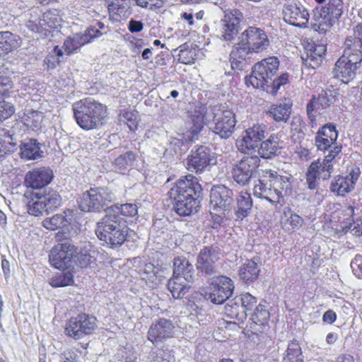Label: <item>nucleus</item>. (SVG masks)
Instances as JSON below:
<instances>
[{"instance_id":"680f3d73","label":"nucleus","mask_w":362,"mask_h":362,"mask_svg":"<svg viewBox=\"0 0 362 362\" xmlns=\"http://www.w3.org/2000/svg\"><path fill=\"white\" fill-rule=\"evenodd\" d=\"M279 59L275 56H272L257 62L252 68H279Z\"/></svg>"},{"instance_id":"9b49d317","label":"nucleus","mask_w":362,"mask_h":362,"mask_svg":"<svg viewBox=\"0 0 362 362\" xmlns=\"http://www.w3.org/2000/svg\"><path fill=\"white\" fill-rule=\"evenodd\" d=\"M96 322V318L92 315L85 313L79 314L70 318L66 322L65 333L72 338L81 339L95 330Z\"/></svg>"},{"instance_id":"2f4dec72","label":"nucleus","mask_w":362,"mask_h":362,"mask_svg":"<svg viewBox=\"0 0 362 362\" xmlns=\"http://www.w3.org/2000/svg\"><path fill=\"white\" fill-rule=\"evenodd\" d=\"M19 119L28 129L37 131L42 127L43 114L40 111L25 108L22 115L19 114Z\"/></svg>"},{"instance_id":"09e8293b","label":"nucleus","mask_w":362,"mask_h":362,"mask_svg":"<svg viewBox=\"0 0 362 362\" xmlns=\"http://www.w3.org/2000/svg\"><path fill=\"white\" fill-rule=\"evenodd\" d=\"M119 120L124 122L131 131H135L139 124V115L135 110H124L119 115Z\"/></svg>"},{"instance_id":"49530a36","label":"nucleus","mask_w":362,"mask_h":362,"mask_svg":"<svg viewBox=\"0 0 362 362\" xmlns=\"http://www.w3.org/2000/svg\"><path fill=\"white\" fill-rule=\"evenodd\" d=\"M282 362H304L301 348L298 341H292L288 344Z\"/></svg>"},{"instance_id":"bb28decb","label":"nucleus","mask_w":362,"mask_h":362,"mask_svg":"<svg viewBox=\"0 0 362 362\" xmlns=\"http://www.w3.org/2000/svg\"><path fill=\"white\" fill-rule=\"evenodd\" d=\"M40 192L27 189L24 194L23 202L27 204L28 211L30 215L38 216L46 213Z\"/></svg>"},{"instance_id":"9d476101","label":"nucleus","mask_w":362,"mask_h":362,"mask_svg":"<svg viewBox=\"0 0 362 362\" xmlns=\"http://www.w3.org/2000/svg\"><path fill=\"white\" fill-rule=\"evenodd\" d=\"M239 45H243L250 52L265 50L269 45L266 33L261 28L250 26L238 37Z\"/></svg>"},{"instance_id":"cd10ccee","label":"nucleus","mask_w":362,"mask_h":362,"mask_svg":"<svg viewBox=\"0 0 362 362\" xmlns=\"http://www.w3.org/2000/svg\"><path fill=\"white\" fill-rule=\"evenodd\" d=\"M247 314L243 311V306H240L235 298L230 300L224 308V316L226 320H229L230 323L240 325L243 323L247 317Z\"/></svg>"},{"instance_id":"603ef678","label":"nucleus","mask_w":362,"mask_h":362,"mask_svg":"<svg viewBox=\"0 0 362 362\" xmlns=\"http://www.w3.org/2000/svg\"><path fill=\"white\" fill-rule=\"evenodd\" d=\"M108 8L119 17L127 18L131 14L129 1H113Z\"/></svg>"},{"instance_id":"0eeeda50","label":"nucleus","mask_w":362,"mask_h":362,"mask_svg":"<svg viewBox=\"0 0 362 362\" xmlns=\"http://www.w3.org/2000/svg\"><path fill=\"white\" fill-rule=\"evenodd\" d=\"M76 254V248L71 241L65 239L52 247L49 255V260L56 269L64 271L71 266L72 259Z\"/></svg>"},{"instance_id":"774afa93","label":"nucleus","mask_w":362,"mask_h":362,"mask_svg":"<svg viewBox=\"0 0 362 362\" xmlns=\"http://www.w3.org/2000/svg\"><path fill=\"white\" fill-rule=\"evenodd\" d=\"M288 75L287 74H283L273 81L272 90L271 91L272 95H275L281 86L288 83Z\"/></svg>"},{"instance_id":"c756f323","label":"nucleus","mask_w":362,"mask_h":362,"mask_svg":"<svg viewBox=\"0 0 362 362\" xmlns=\"http://www.w3.org/2000/svg\"><path fill=\"white\" fill-rule=\"evenodd\" d=\"M303 222V218L289 207L284 209L280 223L285 230L295 231L302 226Z\"/></svg>"},{"instance_id":"4c0bfd02","label":"nucleus","mask_w":362,"mask_h":362,"mask_svg":"<svg viewBox=\"0 0 362 362\" xmlns=\"http://www.w3.org/2000/svg\"><path fill=\"white\" fill-rule=\"evenodd\" d=\"M106 211L115 218L124 219L123 216L134 217L138 214V206L135 204L127 203L121 205H114L108 208Z\"/></svg>"},{"instance_id":"f3484780","label":"nucleus","mask_w":362,"mask_h":362,"mask_svg":"<svg viewBox=\"0 0 362 362\" xmlns=\"http://www.w3.org/2000/svg\"><path fill=\"white\" fill-rule=\"evenodd\" d=\"M333 171L334 168L332 165L327 164L322 160L317 159L312 162L306 173V183L308 188L317 189L320 181L329 179Z\"/></svg>"},{"instance_id":"e433bc0d","label":"nucleus","mask_w":362,"mask_h":362,"mask_svg":"<svg viewBox=\"0 0 362 362\" xmlns=\"http://www.w3.org/2000/svg\"><path fill=\"white\" fill-rule=\"evenodd\" d=\"M193 266L183 257H177L174 259L173 275L185 277V280H193Z\"/></svg>"},{"instance_id":"c85d7f7f","label":"nucleus","mask_w":362,"mask_h":362,"mask_svg":"<svg viewBox=\"0 0 362 362\" xmlns=\"http://www.w3.org/2000/svg\"><path fill=\"white\" fill-rule=\"evenodd\" d=\"M291 107L290 100L285 99L282 103L272 105L267 113L276 122H286L290 117Z\"/></svg>"},{"instance_id":"423d86ee","label":"nucleus","mask_w":362,"mask_h":362,"mask_svg":"<svg viewBox=\"0 0 362 362\" xmlns=\"http://www.w3.org/2000/svg\"><path fill=\"white\" fill-rule=\"evenodd\" d=\"M212 113L214 115L211 124L212 131L223 139L229 138L233 133L237 123L235 113L223 105L215 106Z\"/></svg>"},{"instance_id":"f8f14e48","label":"nucleus","mask_w":362,"mask_h":362,"mask_svg":"<svg viewBox=\"0 0 362 362\" xmlns=\"http://www.w3.org/2000/svg\"><path fill=\"white\" fill-rule=\"evenodd\" d=\"M223 13L218 23V30L221 39L230 41L235 39L240 30V23L243 20V15L237 9H228Z\"/></svg>"},{"instance_id":"473e14b6","label":"nucleus","mask_w":362,"mask_h":362,"mask_svg":"<svg viewBox=\"0 0 362 362\" xmlns=\"http://www.w3.org/2000/svg\"><path fill=\"white\" fill-rule=\"evenodd\" d=\"M192 281L185 280V277L173 276L168 281V288L175 298H182L189 291Z\"/></svg>"},{"instance_id":"864d4df0","label":"nucleus","mask_w":362,"mask_h":362,"mask_svg":"<svg viewBox=\"0 0 362 362\" xmlns=\"http://www.w3.org/2000/svg\"><path fill=\"white\" fill-rule=\"evenodd\" d=\"M175 357L170 351L158 350L151 351L146 362H175Z\"/></svg>"},{"instance_id":"412c9836","label":"nucleus","mask_w":362,"mask_h":362,"mask_svg":"<svg viewBox=\"0 0 362 362\" xmlns=\"http://www.w3.org/2000/svg\"><path fill=\"white\" fill-rule=\"evenodd\" d=\"M174 325L169 320L161 318L153 322L148 331L147 337L153 344H156L173 336Z\"/></svg>"},{"instance_id":"de8ad7c7","label":"nucleus","mask_w":362,"mask_h":362,"mask_svg":"<svg viewBox=\"0 0 362 362\" xmlns=\"http://www.w3.org/2000/svg\"><path fill=\"white\" fill-rule=\"evenodd\" d=\"M16 143L13 136L6 130H0V158L13 152L16 148Z\"/></svg>"},{"instance_id":"4468645a","label":"nucleus","mask_w":362,"mask_h":362,"mask_svg":"<svg viewBox=\"0 0 362 362\" xmlns=\"http://www.w3.org/2000/svg\"><path fill=\"white\" fill-rule=\"evenodd\" d=\"M233 191L225 185H216L211 188L210 206L214 213L224 214L225 212L230 211L233 206Z\"/></svg>"},{"instance_id":"7c9ffc66","label":"nucleus","mask_w":362,"mask_h":362,"mask_svg":"<svg viewBox=\"0 0 362 362\" xmlns=\"http://www.w3.org/2000/svg\"><path fill=\"white\" fill-rule=\"evenodd\" d=\"M269 318V313L264 305L256 306L250 318L251 320L250 328L255 333L262 332L267 326Z\"/></svg>"},{"instance_id":"5fc2aeb1","label":"nucleus","mask_w":362,"mask_h":362,"mask_svg":"<svg viewBox=\"0 0 362 362\" xmlns=\"http://www.w3.org/2000/svg\"><path fill=\"white\" fill-rule=\"evenodd\" d=\"M235 301H238L240 306H243V311L247 314L256 305L257 299L249 293L241 294L235 297Z\"/></svg>"},{"instance_id":"3c124183","label":"nucleus","mask_w":362,"mask_h":362,"mask_svg":"<svg viewBox=\"0 0 362 362\" xmlns=\"http://www.w3.org/2000/svg\"><path fill=\"white\" fill-rule=\"evenodd\" d=\"M73 281V275L70 272H62L54 276L49 284L52 287H63L71 285Z\"/></svg>"},{"instance_id":"37998d69","label":"nucleus","mask_w":362,"mask_h":362,"mask_svg":"<svg viewBox=\"0 0 362 362\" xmlns=\"http://www.w3.org/2000/svg\"><path fill=\"white\" fill-rule=\"evenodd\" d=\"M46 209V213L49 214L56 211L62 204V199L60 194L54 190H49L41 193V197Z\"/></svg>"},{"instance_id":"39448f33","label":"nucleus","mask_w":362,"mask_h":362,"mask_svg":"<svg viewBox=\"0 0 362 362\" xmlns=\"http://www.w3.org/2000/svg\"><path fill=\"white\" fill-rule=\"evenodd\" d=\"M115 198V194L107 187L90 188L83 194L79 207L85 212L99 211Z\"/></svg>"},{"instance_id":"c03bdc74","label":"nucleus","mask_w":362,"mask_h":362,"mask_svg":"<svg viewBox=\"0 0 362 362\" xmlns=\"http://www.w3.org/2000/svg\"><path fill=\"white\" fill-rule=\"evenodd\" d=\"M88 42L86 35L77 33L72 37H67L64 42L63 48L67 54L76 52L82 46Z\"/></svg>"},{"instance_id":"13d9d810","label":"nucleus","mask_w":362,"mask_h":362,"mask_svg":"<svg viewBox=\"0 0 362 362\" xmlns=\"http://www.w3.org/2000/svg\"><path fill=\"white\" fill-rule=\"evenodd\" d=\"M326 151H328V153L325 156V158L322 159V160L328 165H332V168H334L336 159L341 152V146L338 144H334L332 147H329Z\"/></svg>"},{"instance_id":"338daca9","label":"nucleus","mask_w":362,"mask_h":362,"mask_svg":"<svg viewBox=\"0 0 362 362\" xmlns=\"http://www.w3.org/2000/svg\"><path fill=\"white\" fill-rule=\"evenodd\" d=\"M304 60V64L308 68H316L321 66L322 57H316L313 53L308 54L307 57Z\"/></svg>"},{"instance_id":"72a5a7b5","label":"nucleus","mask_w":362,"mask_h":362,"mask_svg":"<svg viewBox=\"0 0 362 362\" xmlns=\"http://www.w3.org/2000/svg\"><path fill=\"white\" fill-rule=\"evenodd\" d=\"M252 69L250 75L245 76V83L247 86H252L256 88H264L267 84L268 79L272 74L273 69Z\"/></svg>"},{"instance_id":"393cba45","label":"nucleus","mask_w":362,"mask_h":362,"mask_svg":"<svg viewBox=\"0 0 362 362\" xmlns=\"http://www.w3.org/2000/svg\"><path fill=\"white\" fill-rule=\"evenodd\" d=\"M281 134L279 133L271 134L267 139L262 141L258 149L259 154L263 158H272L281 152Z\"/></svg>"},{"instance_id":"7ed1b4c3","label":"nucleus","mask_w":362,"mask_h":362,"mask_svg":"<svg viewBox=\"0 0 362 362\" xmlns=\"http://www.w3.org/2000/svg\"><path fill=\"white\" fill-rule=\"evenodd\" d=\"M129 228L124 219L115 218L106 211L105 216L97 223L95 234L98 238L109 247L121 246L127 239Z\"/></svg>"},{"instance_id":"ddd939ff","label":"nucleus","mask_w":362,"mask_h":362,"mask_svg":"<svg viewBox=\"0 0 362 362\" xmlns=\"http://www.w3.org/2000/svg\"><path fill=\"white\" fill-rule=\"evenodd\" d=\"M233 281L225 276L214 279L206 293V297L214 304H222L230 297L234 290Z\"/></svg>"},{"instance_id":"4be33fe9","label":"nucleus","mask_w":362,"mask_h":362,"mask_svg":"<svg viewBox=\"0 0 362 362\" xmlns=\"http://www.w3.org/2000/svg\"><path fill=\"white\" fill-rule=\"evenodd\" d=\"M209 151L206 146H199L193 150L187 158L188 168L197 173L202 172L210 163Z\"/></svg>"},{"instance_id":"aec40b11","label":"nucleus","mask_w":362,"mask_h":362,"mask_svg":"<svg viewBox=\"0 0 362 362\" xmlns=\"http://www.w3.org/2000/svg\"><path fill=\"white\" fill-rule=\"evenodd\" d=\"M53 178V172L49 168L42 167L28 171L25 177V184L33 189H42Z\"/></svg>"},{"instance_id":"f704fd0d","label":"nucleus","mask_w":362,"mask_h":362,"mask_svg":"<svg viewBox=\"0 0 362 362\" xmlns=\"http://www.w3.org/2000/svg\"><path fill=\"white\" fill-rule=\"evenodd\" d=\"M243 45H239L238 42L234 46L230 54V68H243L247 65L248 55L252 54Z\"/></svg>"},{"instance_id":"0e129e2a","label":"nucleus","mask_w":362,"mask_h":362,"mask_svg":"<svg viewBox=\"0 0 362 362\" xmlns=\"http://www.w3.org/2000/svg\"><path fill=\"white\" fill-rule=\"evenodd\" d=\"M351 267L356 276L362 279V255L358 254L352 259Z\"/></svg>"},{"instance_id":"f257e3e1","label":"nucleus","mask_w":362,"mask_h":362,"mask_svg":"<svg viewBox=\"0 0 362 362\" xmlns=\"http://www.w3.org/2000/svg\"><path fill=\"white\" fill-rule=\"evenodd\" d=\"M202 190L198 179L187 175L179 179L169 191V197L174 200V209L180 216H189L198 211L199 201L195 196Z\"/></svg>"},{"instance_id":"ea45409f","label":"nucleus","mask_w":362,"mask_h":362,"mask_svg":"<svg viewBox=\"0 0 362 362\" xmlns=\"http://www.w3.org/2000/svg\"><path fill=\"white\" fill-rule=\"evenodd\" d=\"M136 158V155L134 152L127 151L115 159L112 167L115 172L124 173L133 165Z\"/></svg>"},{"instance_id":"f03ea898","label":"nucleus","mask_w":362,"mask_h":362,"mask_svg":"<svg viewBox=\"0 0 362 362\" xmlns=\"http://www.w3.org/2000/svg\"><path fill=\"white\" fill-rule=\"evenodd\" d=\"M72 109L77 124L85 130L99 127L107 117L106 106L90 98L74 103Z\"/></svg>"},{"instance_id":"5701e85b","label":"nucleus","mask_w":362,"mask_h":362,"mask_svg":"<svg viewBox=\"0 0 362 362\" xmlns=\"http://www.w3.org/2000/svg\"><path fill=\"white\" fill-rule=\"evenodd\" d=\"M338 137V132L334 126L325 124L318 131L315 137V145L318 150L326 151L334 144H337L336 141Z\"/></svg>"},{"instance_id":"bf43d9fd","label":"nucleus","mask_w":362,"mask_h":362,"mask_svg":"<svg viewBox=\"0 0 362 362\" xmlns=\"http://www.w3.org/2000/svg\"><path fill=\"white\" fill-rule=\"evenodd\" d=\"M142 279L146 282L156 284L157 280V270L155 266L151 263H147L144 267L142 274Z\"/></svg>"},{"instance_id":"6e6552de","label":"nucleus","mask_w":362,"mask_h":362,"mask_svg":"<svg viewBox=\"0 0 362 362\" xmlns=\"http://www.w3.org/2000/svg\"><path fill=\"white\" fill-rule=\"evenodd\" d=\"M267 134V127L262 123L254 124L246 129L241 135V138L236 141V146L239 151L243 153H250L255 151L259 143L265 138Z\"/></svg>"},{"instance_id":"6ab92c4d","label":"nucleus","mask_w":362,"mask_h":362,"mask_svg":"<svg viewBox=\"0 0 362 362\" xmlns=\"http://www.w3.org/2000/svg\"><path fill=\"white\" fill-rule=\"evenodd\" d=\"M219 259V252L216 247H204L198 255L197 260V269L206 275L215 272L216 263Z\"/></svg>"},{"instance_id":"2eb2a0df","label":"nucleus","mask_w":362,"mask_h":362,"mask_svg":"<svg viewBox=\"0 0 362 362\" xmlns=\"http://www.w3.org/2000/svg\"><path fill=\"white\" fill-rule=\"evenodd\" d=\"M260 163L257 156H245L236 163L233 169L234 180L242 185L248 183L256 173Z\"/></svg>"},{"instance_id":"052dcab7","label":"nucleus","mask_w":362,"mask_h":362,"mask_svg":"<svg viewBox=\"0 0 362 362\" xmlns=\"http://www.w3.org/2000/svg\"><path fill=\"white\" fill-rule=\"evenodd\" d=\"M354 69H333V77L338 78L344 83H348L355 76Z\"/></svg>"},{"instance_id":"6e6d98bb","label":"nucleus","mask_w":362,"mask_h":362,"mask_svg":"<svg viewBox=\"0 0 362 362\" xmlns=\"http://www.w3.org/2000/svg\"><path fill=\"white\" fill-rule=\"evenodd\" d=\"M14 105L4 100H0V122L10 118L14 113Z\"/></svg>"},{"instance_id":"20e7f679","label":"nucleus","mask_w":362,"mask_h":362,"mask_svg":"<svg viewBox=\"0 0 362 362\" xmlns=\"http://www.w3.org/2000/svg\"><path fill=\"white\" fill-rule=\"evenodd\" d=\"M205 113L206 108L202 105L196 106L193 110L189 111V130L183 134L170 138L166 151L170 154H177L181 151L185 144L194 141L204 127Z\"/></svg>"},{"instance_id":"e2e57ef3","label":"nucleus","mask_w":362,"mask_h":362,"mask_svg":"<svg viewBox=\"0 0 362 362\" xmlns=\"http://www.w3.org/2000/svg\"><path fill=\"white\" fill-rule=\"evenodd\" d=\"M13 87V83L9 77L3 75L0 76V93L2 94L4 98L9 96L10 90Z\"/></svg>"},{"instance_id":"58836bf2","label":"nucleus","mask_w":362,"mask_h":362,"mask_svg":"<svg viewBox=\"0 0 362 362\" xmlns=\"http://www.w3.org/2000/svg\"><path fill=\"white\" fill-rule=\"evenodd\" d=\"M252 200L251 195L247 192H240L237 197L236 216L243 219L247 217L252 209Z\"/></svg>"},{"instance_id":"a211bd4d","label":"nucleus","mask_w":362,"mask_h":362,"mask_svg":"<svg viewBox=\"0 0 362 362\" xmlns=\"http://www.w3.org/2000/svg\"><path fill=\"white\" fill-rule=\"evenodd\" d=\"M283 13L284 21L289 24L300 28L307 27L309 13L303 6L294 3L285 4Z\"/></svg>"},{"instance_id":"c9c22d12","label":"nucleus","mask_w":362,"mask_h":362,"mask_svg":"<svg viewBox=\"0 0 362 362\" xmlns=\"http://www.w3.org/2000/svg\"><path fill=\"white\" fill-rule=\"evenodd\" d=\"M40 144L35 139L25 141L21 146V155L27 160H36L42 156Z\"/></svg>"},{"instance_id":"79ce46f5","label":"nucleus","mask_w":362,"mask_h":362,"mask_svg":"<svg viewBox=\"0 0 362 362\" xmlns=\"http://www.w3.org/2000/svg\"><path fill=\"white\" fill-rule=\"evenodd\" d=\"M362 62L359 54L353 53L351 50H344L343 55L335 64L336 68H358Z\"/></svg>"},{"instance_id":"a18cd8bd","label":"nucleus","mask_w":362,"mask_h":362,"mask_svg":"<svg viewBox=\"0 0 362 362\" xmlns=\"http://www.w3.org/2000/svg\"><path fill=\"white\" fill-rule=\"evenodd\" d=\"M18 46L16 36L9 31L0 32V56L5 55Z\"/></svg>"},{"instance_id":"69168bd1","label":"nucleus","mask_w":362,"mask_h":362,"mask_svg":"<svg viewBox=\"0 0 362 362\" xmlns=\"http://www.w3.org/2000/svg\"><path fill=\"white\" fill-rule=\"evenodd\" d=\"M346 46L345 50L357 51L358 48H362V40L356 35L355 37H347L344 42Z\"/></svg>"},{"instance_id":"b1692460","label":"nucleus","mask_w":362,"mask_h":362,"mask_svg":"<svg viewBox=\"0 0 362 362\" xmlns=\"http://www.w3.org/2000/svg\"><path fill=\"white\" fill-rule=\"evenodd\" d=\"M270 177L269 172H265L254 185L253 193L258 198L264 199L275 204L276 203V193L274 192L272 187H270Z\"/></svg>"},{"instance_id":"4d7b16f0","label":"nucleus","mask_w":362,"mask_h":362,"mask_svg":"<svg viewBox=\"0 0 362 362\" xmlns=\"http://www.w3.org/2000/svg\"><path fill=\"white\" fill-rule=\"evenodd\" d=\"M14 105L4 100H0V122L10 118L14 113Z\"/></svg>"},{"instance_id":"a878e982","label":"nucleus","mask_w":362,"mask_h":362,"mask_svg":"<svg viewBox=\"0 0 362 362\" xmlns=\"http://www.w3.org/2000/svg\"><path fill=\"white\" fill-rule=\"evenodd\" d=\"M270 177V187L276 193V202L281 197L287 196L291 193V182L287 176L278 175L276 172L268 171Z\"/></svg>"},{"instance_id":"1a4fd4ad","label":"nucleus","mask_w":362,"mask_h":362,"mask_svg":"<svg viewBox=\"0 0 362 362\" xmlns=\"http://www.w3.org/2000/svg\"><path fill=\"white\" fill-rule=\"evenodd\" d=\"M344 11V4L342 0H329L328 3L320 8H316L314 18L319 21L318 28L325 30L324 26L332 27L337 21Z\"/></svg>"},{"instance_id":"8fccbe9b","label":"nucleus","mask_w":362,"mask_h":362,"mask_svg":"<svg viewBox=\"0 0 362 362\" xmlns=\"http://www.w3.org/2000/svg\"><path fill=\"white\" fill-rule=\"evenodd\" d=\"M68 221L63 214H57L42 221V226L48 230H55L66 226Z\"/></svg>"},{"instance_id":"dca6fc26","label":"nucleus","mask_w":362,"mask_h":362,"mask_svg":"<svg viewBox=\"0 0 362 362\" xmlns=\"http://www.w3.org/2000/svg\"><path fill=\"white\" fill-rule=\"evenodd\" d=\"M360 175L359 168L352 167L348 170L347 175H337L334 177L330 185V190L339 196H345L354 190Z\"/></svg>"},{"instance_id":"a19ab883","label":"nucleus","mask_w":362,"mask_h":362,"mask_svg":"<svg viewBox=\"0 0 362 362\" xmlns=\"http://www.w3.org/2000/svg\"><path fill=\"white\" fill-rule=\"evenodd\" d=\"M259 273L258 263L254 259L248 260L240 268L239 272L240 278L245 283L255 281Z\"/></svg>"}]
</instances>
